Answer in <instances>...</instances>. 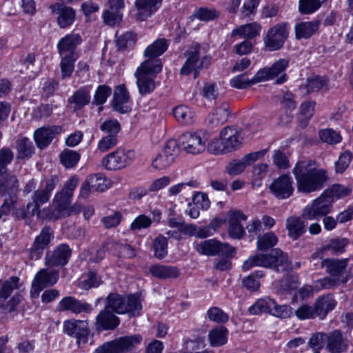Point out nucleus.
<instances>
[{"instance_id":"obj_56","label":"nucleus","mask_w":353,"mask_h":353,"mask_svg":"<svg viewBox=\"0 0 353 353\" xmlns=\"http://www.w3.org/2000/svg\"><path fill=\"white\" fill-rule=\"evenodd\" d=\"M325 0H299V11L302 14H311L316 12Z\"/></svg>"},{"instance_id":"obj_9","label":"nucleus","mask_w":353,"mask_h":353,"mask_svg":"<svg viewBox=\"0 0 353 353\" xmlns=\"http://www.w3.org/2000/svg\"><path fill=\"white\" fill-rule=\"evenodd\" d=\"M135 157L134 150L119 148L102 159L101 165L108 170H119L131 164Z\"/></svg>"},{"instance_id":"obj_29","label":"nucleus","mask_w":353,"mask_h":353,"mask_svg":"<svg viewBox=\"0 0 353 353\" xmlns=\"http://www.w3.org/2000/svg\"><path fill=\"white\" fill-rule=\"evenodd\" d=\"M51 8L58 15L57 23L60 28H68L74 21L76 14L72 8L57 3L52 6Z\"/></svg>"},{"instance_id":"obj_47","label":"nucleus","mask_w":353,"mask_h":353,"mask_svg":"<svg viewBox=\"0 0 353 353\" xmlns=\"http://www.w3.org/2000/svg\"><path fill=\"white\" fill-rule=\"evenodd\" d=\"M351 192V189L348 187L339 184H334L330 188L326 189L323 192L329 199L332 200L333 203L336 200L349 195Z\"/></svg>"},{"instance_id":"obj_4","label":"nucleus","mask_w":353,"mask_h":353,"mask_svg":"<svg viewBox=\"0 0 353 353\" xmlns=\"http://www.w3.org/2000/svg\"><path fill=\"white\" fill-rule=\"evenodd\" d=\"M253 266L273 268L276 271H285L288 269L290 265L287 255L281 250L275 249L270 252L269 256L259 254L250 256L244 262L242 268L248 271Z\"/></svg>"},{"instance_id":"obj_6","label":"nucleus","mask_w":353,"mask_h":353,"mask_svg":"<svg viewBox=\"0 0 353 353\" xmlns=\"http://www.w3.org/2000/svg\"><path fill=\"white\" fill-rule=\"evenodd\" d=\"M322 266L326 269L331 277L316 281V284L321 285V287L316 285L317 290L329 289L347 281L348 275L344 272L347 260L326 259L322 261Z\"/></svg>"},{"instance_id":"obj_36","label":"nucleus","mask_w":353,"mask_h":353,"mask_svg":"<svg viewBox=\"0 0 353 353\" xmlns=\"http://www.w3.org/2000/svg\"><path fill=\"white\" fill-rule=\"evenodd\" d=\"M170 225L172 227L177 228L181 232L189 236H196L200 238H205L212 235V233L210 232L209 228H198L192 224L181 225L172 221H170Z\"/></svg>"},{"instance_id":"obj_32","label":"nucleus","mask_w":353,"mask_h":353,"mask_svg":"<svg viewBox=\"0 0 353 353\" xmlns=\"http://www.w3.org/2000/svg\"><path fill=\"white\" fill-rule=\"evenodd\" d=\"M61 131V128L59 126L41 128L34 132V141L39 148H43L50 144L54 135Z\"/></svg>"},{"instance_id":"obj_11","label":"nucleus","mask_w":353,"mask_h":353,"mask_svg":"<svg viewBox=\"0 0 353 353\" xmlns=\"http://www.w3.org/2000/svg\"><path fill=\"white\" fill-rule=\"evenodd\" d=\"M289 35V28L285 23H279L271 27L267 31L263 43L269 51L281 49Z\"/></svg>"},{"instance_id":"obj_63","label":"nucleus","mask_w":353,"mask_h":353,"mask_svg":"<svg viewBox=\"0 0 353 353\" xmlns=\"http://www.w3.org/2000/svg\"><path fill=\"white\" fill-rule=\"evenodd\" d=\"M192 202L194 205L202 210H208L211 204L208 195L201 192L194 193L192 196Z\"/></svg>"},{"instance_id":"obj_62","label":"nucleus","mask_w":353,"mask_h":353,"mask_svg":"<svg viewBox=\"0 0 353 353\" xmlns=\"http://www.w3.org/2000/svg\"><path fill=\"white\" fill-rule=\"evenodd\" d=\"M117 144V137L114 134H108L103 137L98 142L97 150L101 152H105L112 149Z\"/></svg>"},{"instance_id":"obj_44","label":"nucleus","mask_w":353,"mask_h":353,"mask_svg":"<svg viewBox=\"0 0 353 353\" xmlns=\"http://www.w3.org/2000/svg\"><path fill=\"white\" fill-rule=\"evenodd\" d=\"M93 191L103 192L112 187L111 180L102 174H96L88 176Z\"/></svg>"},{"instance_id":"obj_40","label":"nucleus","mask_w":353,"mask_h":353,"mask_svg":"<svg viewBox=\"0 0 353 353\" xmlns=\"http://www.w3.org/2000/svg\"><path fill=\"white\" fill-rule=\"evenodd\" d=\"M276 307V302L269 298L265 297L259 299L256 302L249 308L251 314L256 315L262 312H267L272 314L273 309Z\"/></svg>"},{"instance_id":"obj_41","label":"nucleus","mask_w":353,"mask_h":353,"mask_svg":"<svg viewBox=\"0 0 353 353\" xmlns=\"http://www.w3.org/2000/svg\"><path fill=\"white\" fill-rule=\"evenodd\" d=\"M151 274L159 279L175 278L179 272L176 268L163 265H154L150 268Z\"/></svg>"},{"instance_id":"obj_51","label":"nucleus","mask_w":353,"mask_h":353,"mask_svg":"<svg viewBox=\"0 0 353 353\" xmlns=\"http://www.w3.org/2000/svg\"><path fill=\"white\" fill-rule=\"evenodd\" d=\"M79 159L80 154L74 150H65L60 154V161L66 168L74 167Z\"/></svg>"},{"instance_id":"obj_38","label":"nucleus","mask_w":353,"mask_h":353,"mask_svg":"<svg viewBox=\"0 0 353 353\" xmlns=\"http://www.w3.org/2000/svg\"><path fill=\"white\" fill-rule=\"evenodd\" d=\"M101 283V276L93 271L82 274L77 281L78 287L84 290L98 288Z\"/></svg>"},{"instance_id":"obj_60","label":"nucleus","mask_w":353,"mask_h":353,"mask_svg":"<svg viewBox=\"0 0 353 353\" xmlns=\"http://www.w3.org/2000/svg\"><path fill=\"white\" fill-rule=\"evenodd\" d=\"M248 166L244 158L231 161L225 167L228 174L235 176L242 173Z\"/></svg>"},{"instance_id":"obj_43","label":"nucleus","mask_w":353,"mask_h":353,"mask_svg":"<svg viewBox=\"0 0 353 353\" xmlns=\"http://www.w3.org/2000/svg\"><path fill=\"white\" fill-rule=\"evenodd\" d=\"M228 330L223 326L216 327L211 330L208 334L210 343L213 347L225 345L228 341Z\"/></svg>"},{"instance_id":"obj_17","label":"nucleus","mask_w":353,"mask_h":353,"mask_svg":"<svg viewBox=\"0 0 353 353\" xmlns=\"http://www.w3.org/2000/svg\"><path fill=\"white\" fill-rule=\"evenodd\" d=\"M59 279V272L55 270L42 269L37 272L32 283L31 295L37 297L46 287L53 285Z\"/></svg>"},{"instance_id":"obj_28","label":"nucleus","mask_w":353,"mask_h":353,"mask_svg":"<svg viewBox=\"0 0 353 353\" xmlns=\"http://www.w3.org/2000/svg\"><path fill=\"white\" fill-rule=\"evenodd\" d=\"M70 250L65 244L57 246L51 253L46 256V264L48 267L65 265L70 257Z\"/></svg>"},{"instance_id":"obj_22","label":"nucleus","mask_w":353,"mask_h":353,"mask_svg":"<svg viewBox=\"0 0 353 353\" xmlns=\"http://www.w3.org/2000/svg\"><path fill=\"white\" fill-rule=\"evenodd\" d=\"M247 216L241 211L231 210L228 212V234L233 239H241L244 234L242 222L247 220Z\"/></svg>"},{"instance_id":"obj_15","label":"nucleus","mask_w":353,"mask_h":353,"mask_svg":"<svg viewBox=\"0 0 353 353\" xmlns=\"http://www.w3.org/2000/svg\"><path fill=\"white\" fill-rule=\"evenodd\" d=\"M196 251L201 254L212 256L219 254L232 256L234 253V249L228 243H222L215 239H210L196 243L194 245Z\"/></svg>"},{"instance_id":"obj_48","label":"nucleus","mask_w":353,"mask_h":353,"mask_svg":"<svg viewBox=\"0 0 353 353\" xmlns=\"http://www.w3.org/2000/svg\"><path fill=\"white\" fill-rule=\"evenodd\" d=\"M17 188H11L10 187L6 188V189L2 190L0 193V194L5 196L4 202L0 209V218L2 216L3 214H6L12 209L16 201L15 195L14 194V191Z\"/></svg>"},{"instance_id":"obj_23","label":"nucleus","mask_w":353,"mask_h":353,"mask_svg":"<svg viewBox=\"0 0 353 353\" xmlns=\"http://www.w3.org/2000/svg\"><path fill=\"white\" fill-rule=\"evenodd\" d=\"M168 47V43L165 39H157L145 50V60L143 62H149L147 65L154 67V63L157 61L162 68V63L159 57L166 51Z\"/></svg>"},{"instance_id":"obj_59","label":"nucleus","mask_w":353,"mask_h":353,"mask_svg":"<svg viewBox=\"0 0 353 353\" xmlns=\"http://www.w3.org/2000/svg\"><path fill=\"white\" fill-rule=\"evenodd\" d=\"M321 140L328 144H336L341 141L342 137L339 132L332 129H324L319 132Z\"/></svg>"},{"instance_id":"obj_46","label":"nucleus","mask_w":353,"mask_h":353,"mask_svg":"<svg viewBox=\"0 0 353 353\" xmlns=\"http://www.w3.org/2000/svg\"><path fill=\"white\" fill-rule=\"evenodd\" d=\"M173 114L181 123L188 125L193 122L194 112L185 105H179L173 109Z\"/></svg>"},{"instance_id":"obj_37","label":"nucleus","mask_w":353,"mask_h":353,"mask_svg":"<svg viewBox=\"0 0 353 353\" xmlns=\"http://www.w3.org/2000/svg\"><path fill=\"white\" fill-rule=\"evenodd\" d=\"M305 224L300 218L296 216L289 217L286 220V229L288 236L295 240L302 235L305 230Z\"/></svg>"},{"instance_id":"obj_45","label":"nucleus","mask_w":353,"mask_h":353,"mask_svg":"<svg viewBox=\"0 0 353 353\" xmlns=\"http://www.w3.org/2000/svg\"><path fill=\"white\" fill-rule=\"evenodd\" d=\"M257 79L256 73L251 79L248 78L247 73H243L236 75L230 79L229 84L232 88L242 90L259 83Z\"/></svg>"},{"instance_id":"obj_25","label":"nucleus","mask_w":353,"mask_h":353,"mask_svg":"<svg viewBox=\"0 0 353 353\" xmlns=\"http://www.w3.org/2000/svg\"><path fill=\"white\" fill-rule=\"evenodd\" d=\"M112 105L114 110L126 113L131 109V103L128 90L124 85L115 88Z\"/></svg>"},{"instance_id":"obj_39","label":"nucleus","mask_w":353,"mask_h":353,"mask_svg":"<svg viewBox=\"0 0 353 353\" xmlns=\"http://www.w3.org/2000/svg\"><path fill=\"white\" fill-rule=\"evenodd\" d=\"M336 303L331 296L319 298L314 304L317 316L324 319L327 314L336 307Z\"/></svg>"},{"instance_id":"obj_5","label":"nucleus","mask_w":353,"mask_h":353,"mask_svg":"<svg viewBox=\"0 0 353 353\" xmlns=\"http://www.w3.org/2000/svg\"><path fill=\"white\" fill-rule=\"evenodd\" d=\"M105 308L119 314L128 313L133 316L139 315L142 310L141 299L137 294L125 298L120 294L111 293L106 298Z\"/></svg>"},{"instance_id":"obj_3","label":"nucleus","mask_w":353,"mask_h":353,"mask_svg":"<svg viewBox=\"0 0 353 353\" xmlns=\"http://www.w3.org/2000/svg\"><path fill=\"white\" fill-rule=\"evenodd\" d=\"M77 176H71L64 185L61 192L57 193L54 199V203L57 205V211L50 218L61 219L65 216L79 214L81 210V204L77 202L70 205V201L73 196V192L79 183Z\"/></svg>"},{"instance_id":"obj_61","label":"nucleus","mask_w":353,"mask_h":353,"mask_svg":"<svg viewBox=\"0 0 353 353\" xmlns=\"http://www.w3.org/2000/svg\"><path fill=\"white\" fill-rule=\"evenodd\" d=\"M263 275L264 274L262 271H256L243 280V286L250 291L257 290L260 287V284L256 278H261Z\"/></svg>"},{"instance_id":"obj_8","label":"nucleus","mask_w":353,"mask_h":353,"mask_svg":"<svg viewBox=\"0 0 353 353\" xmlns=\"http://www.w3.org/2000/svg\"><path fill=\"white\" fill-rule=\"evenodd\" d=\"M148 63L142 62L134 73L139 92L142 95L150 94L154 90V79L157 74L161 71L157 61L154 63V67L147 65Z\"/></svg>"},{"instance_id":"obj_20","label":"nucleus","mask_w":353,"mask_h":353,"mask_svg":"<svg viewBox=\"0 0 353 353\" xmlns=\"http://www.w3.org/2000/svg\"><path fill=\"white\" fill-rule=\"evenodd\" d=\"M162 0H135V9L132 15L138 21H144L155 13L161 5Z\"/></svg>"},{"instance_id":"obj_33","label":"nucleus","mask_w":353,"mask_h":353,"mask_svg":"<svg viewBox=\"0 0 353 353\" xmlns=\"http://www.w3.org/2000/svg\"><path fill=\"white\" fill-rule=\"evenodd\" d=\"M199 56L200 47L196 46L188 53V59L181 69V74L188 75L193 72L196 78L199 70Z\"/></svg>"},{"instance_id":"obj_57","label":"nucleus","mask_w":353,"mask_h":353,"mask_svg":"<svg viewBox=\"0 0 353 353\" xmlns=\"http://www.w3.org/2000/svg\"><path fill=\"white\" fill-rule=\"evenodd\" d=\"M16 148L19 153V157L20 158L30 156L34 149L30 140L26 137L21 138L17 141Z\"/></svg>"},{"instance_id":"obj_16","label":"nucleus","mask_w":353,"mask_h":353,"mask_svg":"<svg viewBox=\"0 0 353 353\" xmlns=\"http://www.w3.org/2000/svg\"><path fill=\"white\" fill-rule=\"evenodd\" d=\"M13 159V153L10 149L3 148L0 150V193L6 188H17L18 181L14 176L8 177L6 175V165Z\"/></svg>"},{"instance_id":"obj_35","label":"nucleus","mask_w":353,"mask_h":353,"mask_svg":"<svg viewBox=\"0 0 353 353\" xmlns=\"http://www.w3.org/2000/svg\"><path fill=\"white\" fill-rule=\"evenodd\" d=\"M261 31V26L256 22H252L234 28L232 31V35L239 36L241 38L252 39L259 35Z\"/></svg>"},{"instance_id":"obj_50","label":"nucleus","mask_w":353,"mask_h":353,"mask_svg":"<svg viewBox=\"0 0 353 353\" xmlns=\"http://www.w3.org/2000/svg\"><path fill=\"white\" fill-rule=\"evenodd\" d=\"M219 16V12L212 8L201 7L196 10L192 17L202 21H210L215 19Z\"/></svg>"},{"instance_id":"obj_19","label":"nucleus","mask_w":353,"mask_h":353,"mask_svg":"<svg viewBox=\"0 0 353 353\" xmlns=\"http://www.w3.org/2000/svg\"><path fill=\"white\" fill-rule=\"evenodd\" d=\"M350 336L343 334L339 330H334L327 336L326 349L330 353L346 352L350 345Z\"/></svg>"},{"instance_id":"obj_1","label":"nucleus","mask_w":353,"mask_h":353,"mask_svg":"<svg viewBox=\"0 0 353 353\" xmlns=\"http://www.w3.org/2000/svg\"><path fill=\"white\" fill-rule=\"evenodd\" d=\"M297 190L310 193L321 190L328 179L327 171L313 167L308 161L298 162L293 170Z\"/></svg>"},{"instance_id":"obj_18","label":"nucleus","mask_w":353,"mask_h":353,"mask_svg":"<svg viewBox=\"0 0 353 353\" xmlns=\"http://www.w3.org/2000/svg\"><path fill=\"white\" fill-rule=\"evenodd\" d=\"M88 323L85 321L68 320L63 322V330L66 334L77 339L78 344L87 341L89 330Z\"/></svg>"},{"instance_id":"obj_12","label":"nucleus","mask_w":353,"mask_h":353,"mask_svg":"<svg viewBox=\"0 0 353 353\" xmlns=\"http://www.w3.org/2000/svg\"><path fill=\"white\" fill-rule=\"evenodd\" d=\"M178 152L177 143L174 139H169L152 161V166L157 170H163L170 166L174 161Z\"/></svg>"},{"instance_id":"obj_13","label":"nucleus","mask_w":353,"mask_h":353,"mask_svg":"<svg viewBox=\"0 0 353 353\" xmlns=\"http://www.w3.org/2000/svg\"><path fill=\"white\" fill-rule=\"evenodd\" d=\"M332 200L323 192L303 210V216L309 220H316L330 213L332 210Z\"/></svg>"},{"instance_id":"obj_49","label":"nucleus","mask_w":353,"mask_h":353,"mask_svg":"<svg viewBox=\"0 0 353 353\" xmlns=\"http://www.w3.org/2000/svg\"><path fill=\"white\" fill-rule=\"evenodd\" d=\"M19 279L17 276H12L5 281L0 288V302L6 299L10 294L19 288Z\"/></svg>"},{"instance_id":"obj_2","label":"nucleus","mask_w":353,"mask_h":353,"mask_svg":"<svg viewBox=\"0 0 353 353\" xmlns=\"http://www.w3.org/2000/svg\"><path fill=\"white\" fill-rule=\"evenodd\" d=\"M247 130L235 126H226L219 132V138H214L208 144V151L214 154H225L240 149L248 138Z\"/></svg>"},{"instance_id":"obj_7","label":"nucleus","mask_w":353,"mask_h":353,"mask_svg":"<svg viewBox=\"0 0 353 353\" xmlns=\"http://www.w3.org/2000/svg\"><path fill=\"white\" fill-rule=\"evenodd\" d=\"M57 182L58 178L55 176L42 181L41 184L44 186V188L36 191L33 196V203H30L27 205L28 210L31 212L32 215L36 214L38 218L41 219H55L54 218H50V216L56 212L57 208L53 212L46 214L45 210L41 212L39 210V208L49 200L51 192L55 188Z\"/></svg>"},{"instance_id":"obj_30","label":"nucleus","mask_w":353,"mask_h":353,"mask_svg":"<svg viewBox=\"0 0 353 353\" xmlns=\"http://www.w3.org/2000/svg\"><path fill=\"white\" fill-rule=\"evenodd\" d=\"M119 319L105 308L96 318V329L99 331L114 330L119 324Z\"/></svg>"},{"instance_id":"obj_42","label":"nucleus","mask_w":353,"mask_h":353,"mask_svg":"<svg viewBox=\"0 0 353 353\" xmlns=\"http://www.w3.org/2000/svg\"><path fill=\"white\" fill-rule=\"evenodd\" d=\"M319 28V23L316 21H305L297 23L295 26L296 37L307 39L310 37Z\"/></svg>"},{"instance_id":"obj_31","label":"nucleus","mask_w":353,"mask_h":353,"mask_svg":"<svg viewBox=\"0 0 353 353\" xmlns=\"http://www.w3.org/2000/svg\"><path fill=\"white\" fill-rule=\"evenodd\" d=\"M58 308L60 311L70 310L76 314L91 312V307L89 304L71 296L62 299L59 303Z\"/></svg>"},{"instance_id":"obj_14","label":"nucleus","mask_w":353,"mask_h":353,"mask_svg":"<svg viewBox=\"0 0 353 353\" xmlns=\"http://www.w3.org/2000/svg\"><path fill=\"white\" fill-rule=\"evenodd\" d=\"M183 150L188 154H199L206 149L207 139L200 132H187L179 139Z\"/></svg>"},{"instance_id":"obj_58","label":"nucleus","mask_w":353,"mask_h":353,"mask_svg":"<svg viewBox=\"0 0 353 353\" xmlns=\"http://www.w3.org/2000/svg\"><path fill=\"white\" fill-rule=\"evenodd\" d=\"M228 117V105L226 103L216 108L210 114V122L216 124L225 122Z\"/></svg>"},{"instance_id":"obj_54","label":"nucleus","mask_w":353,"mask_h":353,"mask_svg":"<svg viewBox=\"0 0 353 353\" xmlns=\"http://www.w3.org/2000/svg\"><path fill=\"white\" fill-rule=\"evenodd\" d=\"M90 99V90L81 89L75 92L69 101L74 103V108L79 109L88 104Z\"/></svg>"},{"instance_id":"obj_64","label":"nucleus","mask_w":353,"mask_h":353,"mask_svg":"<svg viewBox=\"0 0 353 353\" xmlns=\"http://www.w3.org/2000/svg\"><path fill=\"white\" fill-rule=\"evenodd\" d=\"M352 155L350 152L346 151L342 153L338 161L335 163V169L336 172L343 173L350 165Z\"/></svg>"},{"instance_id":"obj_52","label":"nucleus","mask_w":353,"mask_h":353,"mask_svg":"<svg viewBox=\"0 0 353 353\" xmlns=\"http://www.w3.org/2000/svg\"><path fill=\"white\" fill-rule=\"evenodd\" d=\"M60 68L63 78H67L71 76L74 68V62L77 57L60 56Z\"/></svg>"},{"instance_id":"obj_24","label":"nucleus","mask_w":353,"mask_h":353,"mask_svg":"<svg viewBox=\"0 0 353 353\" xmlns=\"http://www.w3.org/2000/svg\"><path fill=\"white\" fill-rule=\"evenodd\" d=\"M107 4L108 9L103 11V21L109 26H114L122 19V10L125 8V0H108Z\"/></svg>"},{"instance_id":"obj_10","label":"nucleus","mask_w":353,"mask_h":353,"mask_svg":"<svg viewBox=\"0 0 353 353\" xmlns=\"http://www.w3.org/2000/svg\"><path fill=\"white\" fill-rule=\"evenodd\" d=\"M289 65L288 59H281L275 61L270 67H265L256 72V79L260 82L276 79V83L281 84L287 81L285 70Z\"/></svg>"},{"instance_id":"obj_26","label":"nucleus","mask_w":353,"mask_h":353,"mask_svg":"<svg viewBox=\"0 0 353 353\" xmlns=\"http://www.w3.org/2000/svg\"><path fill=\"white\" fill-rule=\"evenodd\" d=\"M52 238V231L50 228H44L39 236L35 238L34 243L30 249V256L31 259H39L44 249L48 245Z\"/></svg>"},{"instance_id":"obj_21","label":"nucleus","mask_w":353,"mask_h":353,"mask_svg":"<svg viewBox=\"0 0 353 353\" xmlns=\"http://www.w3.org/2000/svg\"><path fill=\"white\" fill-rule=\"evenodd\" d=\"M270 190L276 198L281 199H287L293 193V181L288 175H281L272 181L270 186Z\"/></svg>"},{"instance_id":"obj_53","label":"nucleus","mask_w":353,"mask_h":353,"mask_svg":"<svg viewBox=\"0 0 353 353\" xmlns=\"http://www.w3.org/2000/svg\"><path fill=\"white\" fill-rule=\"evenodd\" d=\"M154 256L159 259H163L168 254V240L163 236H157L153 242Z\"/></svg>"},{"instance_id":"obj_27","label":"nucleus","mask_w":353,"mask_h":353,"mask_svg":"<svg viewBox=\"0 0 353 353\" xmlns=\"http://www.w3.org/2000/svg\"><path fill=\"white\" fill-rule=\"evenodd\" d=\"M81 43V37L78 34H68L61 38L57 43L58 52L60 56L77 57L76 48Z\"/></svg>"},{"instance_id":"obj_34","label":"nucleus","mask_w":353,"mask_h":353,"mask_svg":"<svg viewBox=\"0 0 353 353\" xmlns=\"http://www.w3.org/2000/svg\"><path fill=\"white\" fill-rule=\"evenodd\" d=\"M120 353H127L140 345L143 337L139 334L126 335L115 339Z\"/></svg>"},{"instance_id":"obj_55","label":"nucleus","mask_w":353,"mask_h":353,"mask_svg":"<svg viewBox=\"0 0 353 353\" xmlns=\"http://www.w3.org/2000/svg\"><path fill=\"white\" fill-rule=\"evenodd\" d=\"M278 241L276 236L273 232H268L259 236L257 241L258 250L263 251L274 247Z\"/></svg>"}]
</instances>
